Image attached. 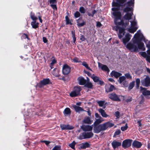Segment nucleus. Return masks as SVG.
Segmentation results:
<instances>
[{
	"label": "nucleus",
	"mask_w": 150,
	"mask_h": 150,
	"mask_svg": "<svg viewBox=\"0 0 150 150\" xmlns=\"http://www.w3.org/2000/svg\"><path fill=\"white\" fill-rule=\"evenodd\" d=\"M116 28L119 29V33L118 36L119 38L122 39V42L124 45H126V43L129 41L132 37V35L127 33L125 35V29L123 27H121L117 25Z\"/></svg>",
	"instance_id": "obj_1"
},
{
	"label": "nucleus",
	"mask_w": 150,
	"mask_h": 150,
	"mask_svg": "<svg viewBox=\"0 0 150 150\" xmlns=\"http://www.w3.org/2000/svg\"><path fill=\"white\" fill-rule=\"evenodd\" d=\"M112 10L114 11L112 13V15L115 16L114 22L116 25H124V21L123 20H121L120 22H118V20H120L122 16L121 13L119 11H116L119 10L118 8L113 7L112 8Z\"/></svg>",
	"instance_id": "obj_2"
},
{
	"label": "nucleus",
	"mask_w": 150,
	"mask_h": 150,
	"mask_svg": "<svg viewBox=\"0 0 150 150\" xmlns=\"http://www.w3.org/2000/svg\"><path fill=\"white\" fill-rule=\"evenodd\" d=\"M142 40H143L146 42L145 39L143 35L141 37L139 40L138 41L134 40L133 41V42L134 43H135L137 45L138 49L139 48L142 51H144L146 49L144 47V43L143 42H141Z\"/></svg>",
	"instance_id": "obj_3"
},
{
	"label": "nucleus",
	"mask_w": 150,
	"mask_h": 150,
	"mask_svg": "<svg viewBox=\"0 0 150 150\" xmlns=\"http://www.w3.org/2000/svg\"><path fill=\"white\" fill-rule=\"evenodd\" d=\"M81 90V86H76L74 87L73 90L69 93V95L72 97L78 96L80 95Z\"/></svg>",
	"instance_id": "obj_4"
},
{
	"label": "nucleus",
	"mask_w": 150,
	"mask_h": 150,
	"mask_svg": "<svg viewBox=\"0 0 150 150\" xmlns=\"http://www.w3.org/2000/svg\"><path fill=\"white\" fill-rule=\"evenodd\" d=\"M52 84L49 78L43 79L37 83L36 86L40 88H43L44 86Z\"/></svg>",
	"instance_id": "obj_5"
},
{
	"label": "nucleus",
	"mask_w": 150,
	"mask_h": 150,
	"mask_svg": "<svg viewBox=\"0 0 150 150\" xmlns=\"http://www.w3.org/2000/svg\"><path fill=\"white\" fill-rule=\"evenodd\" d=\"M93 136V134L92 132H83L81 135H80L78 139L80 140L83 139H89L92 137Z\"/></svg>",
	"instance_id": "obj_6"
},
{
	"label": "nucleus",
	"mask_w": 150,
	"mask_h": 150,
	"mask_svg": "<svg viewBox=\"0 0 150 150\" xmlns=\"http://www.w3.org/2000/svg\"><path fill=\"white\" fill-rule=\"evenodd\" d=\"M134 43L129 42L126 46V48L132 52H137L138 51V47L137 45Z\"/></svg>",
	"instance_id": "obj_7"
},
{
	"label": "nucleus",
	"mask_w": 150,
	"mask_h": 150,
	"mask_svg": "<svg viewBox=\"0 0 150 150\" xmlns=\"http://www.w3.org/2000/svg\"><path fill=\"white\" fill-rule=\"evenodd\" d=\"M133 14V13L132 12L127 13L123 17V18L125 20H128V21L125 23H124V25H122V26H124L125 27H126V26L128 25L129 24V21L131 19L132 16Z\"/></svg>",
	"instance_id": "obj_8"
},
{
	"label": "nucleus",
	"mask_w": 150,
	"mask_h": 150,
	"mask_svg": "<svg viewBox=\"0 0 150 150\" xmlns=\"http://www.w3.org/2000/svg\"><path fill=\"white\" fill-rule=\"evenodd\" d=\"M105 130L103 124L98 125L94 127V132L96 133H98L102 131H104Z\"/></svg>",
	"instance_id": "obj_9"
},
{
	"label": "nucleus",
	"mask_w": 150,
	"mask_h": 150,
	"mask_svg": "<svg viewBox=\"0 0 150 150\" xmlns=\"http://www.w3.org/2000/svg\"><path fill=\"white\" fill-rule=\"evenodd\" d=\"M120 96H118L115 93L113 92L109 95L108 97L113 101L120 102L121 101L120 98Z\"/></svg>",
	"instance_id": "obj_10"
},
{
	"label": "nucleus",
	"mask_w": 150,
	"mask_h": 150,
	"mask_svg": "<svg viewBox=\"0 0 150 150\" xmlns=\"http://www.w3.org/2000/svg\"><path fill=\"white\" fill-rule=\"evenodd\" d=\"M132 140L126 139L123 141L122 145V147L125 149L131 146Z\"/></svg>",
	"instance_id": "obj_11"
},
{
	"label": "nucleus",
	"mask_w": 150,
	"mask_h": 150,
	"mask_svg": "<svg viewBox=\"0 0 150 150\" xmlns=\"http://www.w3.org/2000/svg\"><path fill=\"white\" fill-rule=\"evenodd\" d=\"M71 68L67 64H64L62 68V73L64 75L68 74L70 71Z\"/></svg>",
	"instance_id": "obj_12"
},
{
	"label": "nucleus",
	"mask_w": 150,
	"mask_h": 150,
	"mask_svg": "<svg viewBox=\"0 0 150 150\" xmlns=\"http://www.w3.org/2000/svg\"><path fill=\"white\" fill-rule=\"evenodd\" d=\"M141 83L144 86L146 87L150 86V78L149 76H146L144 79L142 80Z\"/></svg>",
	"instance_id": "obj_13"
},
{
	"label": "nucleus",
	"mask_w": 150,
	"mask_h": 150,
	"mask_svg": "<svg viewBox=\"0 0 150 150\" xmlns=\"http://www.w3.org/2000/svg\"><path fill=\"white\" fill-rule=\"evenodd\" d=\"M92 125H82L81 126V128L84 131H91L93 129V127Z\"/></svg>",
	"instance_id": "obj_14"
},
{
	"label": "nucleus",
	"mask_w": 150,
	"mask_h": 150,
	"mask_svg": "<svg viewBox=\"0 0 150 150\" xmlns=\"http://www.w3.org/2000/svg\"><path fill=\"white\" fill-rule=\"evenodd\" d=\"M142 145V144L141 142L135 140L132 143V147L133 148H140L141 147Z\"/></svg>",
	"instance_id": "obj_15"
},
{
	"label": "nucleus",
	"mask_w": 150,
	"mask_h": 150,
	"mask_svg": "<svg viewBox=\"0 0 150 150\" xmlns=\"http://www.w3.org/2000/svg\"><path fill=\"white\" fill-rule=\"evenodd\" d=\"M60 127L62 130H71L74 129V127L69 125L61 124Z\"/></svg>",
	"instance_id": "obj_16"
},
{
	"label": "nucleus",
	"mask_w": 150,
	"mask_h": 150,
	"mask_svg": "<svg viewBox=\"0 0 150 150\" xmlns=\"http://www.w3.org/2000/svg\"><path fill=\"white\" fill-rule=\"evenodd\" d=\"M98 66L99 68H100L103 71H107L108 73H109L110 72V69L106 65L98 63Z\"/></svg>",
	"instance_id": "obj_17"
},
{
	"label": "nucleus",
	"mask_w": 150,
	"mask_h": 150,
	"mask_svg": "<svg viewBox=\"0 0 150 150\" xmlns=\"http://www.w3.org/2000/svg\"><path fill=\"white\" fill-rule=\"evenodd\" d=\"M111 144L113 149H115L116 148H118V147L121 146V142L114 140L112 142Z\"/></svg>",
	"instance_id": "obj_18"
},
{
	"label": "nucleus",
	"mask_w": 150,
	"mask_h": 150,
	"mask_svg": "<svg viewBox=\"0 0 150 150\" xmlns=\"http://www.w3.org/2000/svg\"><path fill=\"white\" fill-rule=\"evenodd\" d=\"M140 91H142V93L144 96L150 95V91L146 90V89L142 86L140 87Z\"/></svg>",
	"instance_id": "obj_19"
},
{
	"label": "nucleus",
	"mask_w": 150,
	"mask_h": 150,
	"mask_svg": "<svg viewBox=\"0 0 150 150\" xmlns=\"http://www.w3.org/2000/svg\"><path fill=\"white\" fill-rule=\"evenodd\" d=\"M77 25L78 27H81L83 26L85 24V22L82 20L81 18H79L76 20Z\"/></svg>",
	"instance_id": "obj_20"
},
{
	"label": "nucleus",
	"mask_w": 150,
	"mask_h": 150,
	"mask_svg": "<svg viewBox=\"0 0 150 150\" xmlns=\"http://www.w3.org/2000/svg\"><path fill=\"white\" fill-rule=\"evenodd\" d=\"M72 107L76 112L80 113V112L86 111V110H84L82 108L75 105H73Z\"/></svg>",
	"instance_id": "obj_21"
},
{
	"label": "nucleus",
	"mask_w": 150,
	"mask_h": 150,
	"mask_svg": "<svg viewBox=\"0 0 150 150\" xmlns=\"http://www.w3.org/2000/svg\"><path fill=\"white\" fill-rule=\"evenodd\" d=\"M78 80L79 81V84L81 85H83L86 83V80L82 76L79 77Z\"/></svg>",
	"instance_id": "obj_22"
},
{
	"label": "nucleus",
	"mask_w": 150,
	"mask_h": 150,
	"mask_svg": "<svg viewBox=\"0 0 150 150\" xmlns=\"http://www.w3.org/2000/svg\"><path fill=\"white\" fill-rule=\"evenodd\" d=\"M93 121L91 120L90 118L89 117H87L84 118V119L82 121L83 123L91 124L93 122Z\"/></svg>",
	"instance_id": "obj_23"
},
{
	"label": "nucleus",
	"mask_w": 150,
	"mask_h": 150,
	"mask_svg": "<svg viewBox=\"0 0 150 150\" xmlns=\"http://www.w3.org/2000/svg\"><path fill=\"white\" fill-rule=\"evenodd\" d=\"M111 76L113 77L114 76L115 78H117L118 77L122 75V74L120 73L115 71H112L110 73Z\"/></svg>",
	"instance_id": "obj_24"
},
{
	"label": "nucleus",
	"mask_w": 150,
	"mask_h": 150,
	"mask_svg": "<svg viewBox=\"0 0 150 150\" xmlns=\"http://www.w3.org/2000/svg\"><path fill=\"white\" fill-rule=\"evenodd\" d=\"M103 124L105 126V130L108 128H110L113 127L114 125V124L111 123L109 121Z\"/></svg>",
	"instance_id": "obj_25"
},
{
	"label": "nucleus",
	"mask_w": 150,
	"mask_h": 150,
	"mask_svg": "<svg viewBox=\"0 0 150 150\" xmlns=\"http://www.w3.org/2000/svg\"><path fill=\"white\" fill-rule=\"evenodd\" d=\"M129 1L127 2L123 5V6L126 5V6L130 7L131 6H134V0H129Z\"/></svg>",
	"instance_id": "obj_26"
},
{
	"label": "nucleus",
	"mask_w": 150,
	"mask_h": 150,
	"mask_svg": "<svg viewBox=\"0 0 150 150\" xmlns=\"http://www.w3.org/2000/svg\"><path fill=\"white\" fill-rule=\"evenodd\" d=\"M90 146V144L87 142H86L81 144L80 147L81 149H84L87 148H89Z\"/></svg>",
	"instance_id": "obj_27"
},
{
	"label": "nucleus",
	"mask_w": 150,
	"mask_h": 150,
	"mask_svg": "<svg viewBox=\"0 0 150 150\" xmlns=\"http://www.w3.org/2000/svg\"><path fill=\"white\" fill-rule=\"evenodd\" d=\"M105 91L106 92L108 93L113 91L115 88V87L114 86L111 85L110 87L108 86H105Z\"/></svg>",
	"instance_id": "obj_28"
},
{
	"label": "nucleus",
	"mask_w": 150,
	"mask_h": 150,
	"mask_svg": "<svg viewBox=\"0 0 150 150\" xmlns=\"http://www.w3.org/2000/svg\"><path fill=\"white\" fill-rule=\"evenodd\" d=\"M133 7H129L126 6V7L123 10V12L126 13H129V12H133Z\"/></svg>",
	"instance_id": "obj_29"
},
{
	"label": "nucleus",
	"mask_w": 150,
	"mask_h": 150,
	"mask_svg": "<svg viewBox=\"0 0 150 150\" xmlns=\"http://www.w3.org/2000/svg\"><path fill=\"white\" fill-rule=\"evenodd\" d=\"M98 111L100 113L102 116L104 117H107L109 115L107 114L105 110L102 108H100L98 110Z\"/></svg>",
	"instance_id": "obj_30"
},
{
	"label": "nucleus",
	"mask_w": 150,
	"mask_h": 150,
	"mask_svg": "<svg viewBox=\"0 0 150 150\" xmlns=\"http://www.w3.org/2000/svg\"><path fill=\"white\" fill-rule=\"evenodd\" d=\"M39 24V23H36V21H32L31 23L32 28L34 29H36L38 28Z\"/></svg>",
	"instance_id": "obj_31"
},
{
	"label": "nucleus",
	"mask_w": 150,
	"mask_h": 150,
	"mask_svg": "<svg viewBox=\"0 0 150 150\" xmlns=\"http://www.w3.org/2000/svg\"><path fill=\"white\" fill-rule=\"evenodd\" d=\"M64 115H70L71 114V110L69 108H66L63 112Z\"/></svg>",
	"instance_id": "obj_32"
},
{
	"label": "nucleus",
	"mask_w": 150,
	"mask_h": 150,
	"mask_svg": "<svg viewBox=\"0 0 150 150\" xmlns=\"http://www.w3.org/2000/svg\"><path fill=\"white\" fill-rule=\"evenodd\" d=\"M112 6L113 7H120V6L123 7V5L122 4H120L117 1L115 2L114 1H113L112 3Z\"/></svg>",
	"instance_id": "obj_33"
},
{
	"label": "nucleus",
	"mask_w": 150,
	"mask_h": 150,
	"mask_svg": "<svg viewBox=\"0 0 150 150\" xmlns=\"http://www.w3.org/2000/svg\"><path fill=\"white\" fill-rule=\"evenodd\" d=\"M93 84L90 82L87 81L84 85V86L89 88H92L93 87Z\"/></svg>",
	"instance_id": "obj_34"
},
{
	"label": "nucleus",
	"mask_w": 150,
	"mask_h": 150,
	"mask_svg": "<svg viewBox=\"0 0 150 150\" xmlns=\"http://www.w3.org/2000/svg\"><path fill=\"white\" fill-rule=\"evenodd\" d=\"M30 17L31 19L33 21H36L38 19V18L35 16L34 13L32 12L30 13Z\"/></svg>",
	"instance_id": "obj_35"
},
{
	"label": "nucleus",
	"mask_w": 150,
	"mask_h": 150,
	"mask_svg": "<svg viewBox=\"0 0 150 150\" xmlns=\"http://www.w3.org/2000/svg\"><path fill=\"white\" fill-rule=\"evenodd\" d=\"M65 21H66V25L70 24V25H72V23L71 22V21L70 20L68 16H65Z\"/></svg>",
	"instance_id": "obj_36"
},
{
	"label": "nucleus",
	"mask_w": 150,
	"mask_h": 150,
	"mask_svg": "<svg viewBox=\"0 0 150 150\" xmlns=\"http://www.w3.org/2000/svg\"><path fill=\"white\" fill-rule=\"evenodd\" d=\"M135 82L134 81H132L129 83V86L128 87L129 90H131L132 89L134 86Z\"/></svg>",
	"instance_id": "obj_37"
},
{
	"label": "nucleus",
	"mask_w": 150,
	"mask_h": 150,
	"mask_svg": "<svg viewBox=\"0 0 150 150\" xmlns=\"http://www.w3.org/2000/svg\"><path fill=\"white\" fill-rule=\"evenodd\" d=\"M137 28L136 27H132L131 28H129L128 31L130 33H133L137 30Z\"/></svg>",
	"instance_id": "obj_38"
},
{
	"label": "nucleus",
	"mask_w": 150,
	"mask_h": 150,
	"mask_svg": "<svg viewBox=\"0 0 150 150\" xmlns=\"http://www.w3.org/2000/svg\"><path fill=\"white\" fill-rule=\"evenodd\" d=\"M140 79L139 78H137L136 79V88L137 89H138L140 84Z\"/></svg>",
	"instance_id": "obj_39"
},
{
	"label": "nucleus",
	"mask_w": 150,
	"mask_h": 150,
	"mask_svg": "<svg viewBox=\"0 0 150 150\" xmlns=\"http://www.w3.org/2000/svg\"><path fill=\"white\" fill-rule=\"evenodd\" d=\"M71 33L72 34V37L73 40V42L74 43H75L76 41V39L75 36V30H72L71 31Z\"/></svg>",
	"instance_id": "obj_40"
},
{
	"label": "nucleus",
	"mask_w": 150,
	"mask_h": 150,
	"mask_svg": "<svg viewBox=\"0 0 150 150\" xmlns=\"http://www.w3.org/2000/svg\"><path fill=\"white\" fill-rule=\"evenodd\" d=\"M91 77L95 82H98L99 81V78L98 76H92Z\"/></svg>",
	"instance_id": "obj_41"
},
{
	"label": "nucleus",
	"mask_w": 150,
	"mask_h": 150,
	"mask_svg": "<svg viewBox=\"0 0 150 150\" xmlns=\"http://www.w3.org/2000/svg\"><path fill=\"white\" fill-rule=\"evenodd\" d=\"M102 122V120L100 119L96 120V121L94 122L93 125L94 126H96L98 125Z\"/></svg>",
	"instance_id": "obj_42"
},
{
	"label": "nucleus",
	"mask_w": 150,
	"mask_h": 150,
	"mask_svg": "<svg viewBox=\"0 0 150 150\" xmlns=\"http://www.w3.org/2000/svg\"><path fill=\"white\" fill-rule=\"evenodd\" d=\"M126 79L125 77V76H120L119 78V79L118 80V82L120 83H122L123 81L125 80Z\"/></svg>",
	"instance_id": "obj_43"
},
{
	"label": "nucleus",
	"mask_w": 150,
	"mask_h": 150,
	"mask_svg": "<svg viewBox=\"0 0 150 150\" xmlns=\"http://www.w3.org/2000/svg\"><path fill=\"white\" fill-rule=\"evenodd\" d=\"M105 102V100H100L97 102L100 107H103L104 105Z\"/></svg>",
	"instance_id": "obj_44"
},
{
	"label": "nucleus",
	"mask_w": 150,
	"mask_h": 150,
	"mask_svg": "<svg viewBox=\"0 0 150 150\" xmlns=\"http://www.w3.org/2000/svg\"><path fill=\"white\" fill-rule=\"evenodd\" d=\"M76 144V142L74 141H73V142L69 144V146L71 147L72 149H75V146Z\"/></svg>",
	"instance_id": "obj_45"
},
{
	"label": "nucleus",
	"mask_w": 150,
	"mask_h": 150,
	"mask_svg": "<svg viewBox=\"0 0 150 150\" xmlns=\"http://www.w3.org/2000/svg\"><path fill=\"white\" fill-rule=\"evenodd\" d=\"M82 65L85 67L87 69L92 71V70L90 68L88 67V64L86 62H83L82 63Z\"/></svg>",
	"instance_id": "obj_46"
},
{
	"label": "nucleus",
	"mask_w": 150,
	"mask_h": 150,
	"mask_svg": "<svg viewBox=\"0 0 150 150\" xmlns=\"http://www.w3.org/2000/svg\"><path fill=\"white\" fill-rule=\"evenodd\" d=\"M52 150H62L61 146L60 145H56Z\"/></svg>",
	"instance_id": "obj_47"
},
{
	"label": "nucleus",
	"mask_w": 150,
	"mask_h": 150,
	"mask_svg": "<svg viewBox=\"0 0 150 150\" xmlns=\"http://www.w3.org/2000/svg\"><path fill=\"white\" fill-rule=\"evenodd\" d=\"M21 38L22 39L27 38L29 40V38H28V35L25 33L22 34L21 36Z\"/></svg>",
	"instance_id": "obj_48"
},
{
	"label": "nucleus",
	"mask_w": 150,
	"mask_h": 150,
	"mask_svg": "<svg viewBox=\"0 0 150 150\" xmlns=\"http://www.w3.org/2000/svg\"><path fill=\"white\" fill-rule=\"evenodd\" d=\"M74 16L75 18L79 17L81 16L80 13L78 11H76L74 13Z\"/></svg>",
	"instance_id": "obj_49"
},
{
	"label": "nucleus",
	"mask_w": 150,
	"mask_h": 150,
	"mask_svg": "<svg viewBox=\"0 0 150 150\" xmlns=\"http://www.w3.org/2000/svg\"><path fill=\"white\" fill-rule=\"evenodd\" d=\"M146 47L148 50L147 51V53L149 54H150V41L149 42V44H146Z\"/></svg>",
	"instance_id": "obj_50"
},
{
	"label": "nucleus",
	"mask_w": 150,
	"mask_h": 150,
	"mask_svg": "<svg viewBox=\"0 0 150 150\" xmlns=\"http://www.w3.org/2000/svg\"><path fill=\"white\" fill-rule=\"evenodd\" d=\"M50 6L54 10H57V4H50Z\"/></svg>",
	"instance_id": "obj_51"
},
{
	"label": "nucleus",
	"mask_w": 150,
	"mask_h": 150,
	"mask_svg": "<svg viewBox=\"0 0 150 150\" xmlns=\"http://www.w3.org/2000/svg\"><path fill=\"white\" fill-rule=\"evenodd\" d=\"M127 123H126L124 126L122 127H121V129L122 131H124L127 130Z\"/></svg>",
	"instance_id": "obj_52"
},
{
	"label": "nucleus",
	"mask_w": 150,
	"mask_h": 150,
	"mask_svg": "<svg viewBox=\"0 0 150 150\" xmlns=\"http://www.w3.org/2000/svg\"><path fill=\"white\" fill-rule=\"evenodd\" d=\"M79 11L81 13H84L85 12V10L83 7L81 6L79 8Z\"/></svg>",
	"instance_id": "obj_53"
},
{
	"label": "nucleus",
	"mask_w": 150,
	"mask_h": 150,
	"mask_svg": "<svg viewBox=\"0 0 150 150\" xmlns=\"http://www.w3.org/2000/svg\"><path fill=\"white\" fill-rule=\"evenodd\" d=\"M56 61L54 59H53L52 61V62H51L50 65V67L51 68V69H52L53 68V66L54 64V63H56Z\"/></svg>",
	"instance_id": "obj_54"
},
{
	"label": "nucleus",
	"mask_w": 150,
	"mask_h": 150,
	"mask_svg": "<svg viewBox=\"0 0 150 150\" xmlns=\"http://www.w3.org/2000/svg\"><path fill=\"white\" fill-rule=\"evenodd\" d=\"M125 78H126L127 79H132V76H131L130 74L129 73H127L125 74Z\"/></svg>",
	"instance_id": "obj_55"
},
{
	"label": "nucleus",
	"mask_w": 150,
	"mask_h": 150,
	"mask_svg": "<svg viewBox=\"0 0 150 150\" xmlns=\"http://www.w3.org/2000/svg\"><path fill=\"white\" fill-rule=\"evenodd\" d=\"M116 1L120 4H122L126 1V0H116Z\"/></svg>",
	"instance_id": "obj_56"
},
{
	"label": "nucleus",
	"mask_w": 150,
	"mask_h": 150,
	"mask_svg": "<svg viewBox=\"0 0 150 150\" xmlns=\"http://www.w3.org/2000/svg\"><path fill=\"white\" fill-rule=\"evenodd\" d=\"M73 61L74 62H80L81 61L79 60V59L77 57H75L72 59Z\"/></svg>",
	"instance_id": "obj_57"
},
{
	"label": "nucleus",
	"mask_w": 150,
	"mask_h": 150,
	"mask_svg": "<svg viewBox=\"0 0 150 150\" xmlns=\"http://www.w3.org/2000/svg\"><path fill=\"white\" fill-rule=\"evenodd\" d=\"M139 31V30L138 31L137 33L134 35V37L137 38H139L141 36V34L140 33H138Z\"/></svg>",
	"instance_id": "obj_58"
},
{
	"label": "nucleus",
	"mask_w": 150,
	"mask_h": 150,
	"mask_svg": "<svg viewBox=\"0 0 150 150\" xmlns=\"http://www.w3.org/2000/svg\"><path fill=\"white\" fill-rule=\"evenodd\" d=\"M49 2L50 4H57V0H50Z\"/></svg>",
	"instance_id": "obj_59"
},
{
	"label": "nucleus",
	"mask_w": 150,
	"mask_h": 150,
	"mask_svg": "<svg viewBox=\"0 0 150 150\" xmlns=\"http://www.w3.org/2000/svg\"><path fill=\"white\" fill-rule=\"evenodd\" d=\"M121 132L120 130L119 129L117 130L115 132L114 134V136H116L119 135Z\"/></svg>",
	"instance_id": "obj_60"
},
{
	"label": "nucleus",
	"mask_w": 150,
	"mask_h": 150,
	"mask_svg": "<svg viewBox=\"0 0 150 150\" xmlns=\"http://www.w3.org/2000/svg\"><path fill=\"white\" fill-rule=\"evenodd\" d=\"M131 23L132 26L133 27H134L137 24V22L135 21H132L131 22Z\"/></svg>",
	"instance_id": "obj_61"
},
{
	"label": "nucleus",
	"mask_w": 150,
	"mask_h": 150,
	"mask_svg": "<svg viewBox=\"0 0 150 150\" xmlns=\"http://www.w3.org/2000/svg\"><path fill=\"white\" fill-rule=\"evenodd\" d=\"M115 116L117 118L120 117V113L119 111H117L115 112Z\"/></svg>",
	"instance_id": "obj_62"
},
{
	"label": "nucleus",
	"mask_w": 150,
	"mask_h": 150,
	"mask_svg": "<svg viewBox=\"0 0 150 150\" xmlns=\"http://www.w3.org/2000/svg\"><path fill=\"white\" fill-rule=\"evenodd\" d=\"M41 142L44 143L47 146H48L49 144L51 142L50 141L46 140L42 141H41Z\"/></svg>",
	"instance_id": "obj_63"
},
{
	"label": "nucleus",
	"mask_w": 150,
	"mask_h": 150,
	"mask_svg": "<svg viewBox=\"0 0 150 150\" xmlns=\"http://www.w3.org/2000/svg\"><path fill=\"white\" fill-rule=\"evenodd\" d=\"M80 40L82 41H84L86 40L85 36L83 35H81L80 36Z\"/></svg>",
	"instance_id": "obj_64"
}]
</instances>
